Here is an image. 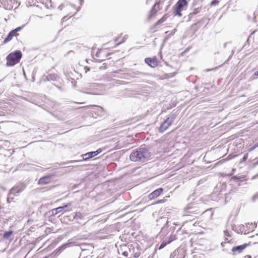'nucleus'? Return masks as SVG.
Returning <instances> with one entry per match:
<instances>
[{"instance_id": "nucleus-28", "label": "nucleus", "mask_w": 258, "mask_h": 258, "mask_svg": "<svg viewBox=\"0 0 258 258\" xmlns=\"http://www.w3.org/2000/svg\"><path fill=\"white\" fill-rule=\"evenodd\" d=\"M224 234L225 236H226V237H230L231 236L230 234H229V232L227 230L224 231Z\"/></svg>"}, {"instance_id": "nucleus-46", "label": "nucleus", "mask_w": 258, "mask_h": 258, "mask_svg": "<svg viewBox=\"0 0 258 258\" xmlns=\"http://www.w3.org/2000/svg\"><path fill=\"white\" fill-rule=\"evenodd\" d=\"M233 52H232V54L230 56V57H231V56L233 55Z\"/></svg>"}, {"instance_id": "nucleus-41", "label": "nucleus", "mask_w": 258, "mask_h": 258, "mask_svg": "<svg viewBox=\"0 0 258 258\" xmlns=\"http://www.w3.org/2000/svg\"><path fill=\"white\" fill-rule=\"evenodd\" d=\"M118 39H119V38H118H118H115V40H114L115 42H117V41L118 40Z\"/></svg>"}, {"instance_id": "nucleus-14", "label": "nucleus", "mask_w": 258, "mask_h": 258, "mask_svg": "<svg viewBox=\"0 0 258 258\" xmlns=\"http://www.w3.org/2000/svg\"><path fill=\"white\" fill-rule=\"evenodd\" d=\"M187 5L186 0H179L175 6L174 8L182 10L183 8Z\"/></svg>"}, {"instance_id": "nucleus-2", "label": "nucleus", "mask_w": 258, "mask_h": 258, "mask_svg": "<svg viewBox=\"0 0 258 258\" xmlns=\"http://www.w3.org/2000/svg\"><path fill=\"white\" fill-rule=\"evenodd\" d=\"M22 52L20 50L10 53L7 57V66L11 67L18 63L21 57Z\"/></svg>"}, {"instance_id": "nucleus-7", "label": "nucleus", "mask_w": 258, "mask_h": 258, "mask_svg": "<svg viewBox=\"0 0 258 258\" xmlns=\"http://www.w3.org/2000/svg\"><path fill=\"white\" fill-rule=\"evenodd\" d=\"M25 188V185L24 184H19L18 186L12 188L10 191V194L17 196L20 192L22 191Z\"/></svg>"}, {"instance_id": "nucleus-12", "label": "nucleus", "mask_w": 258, "mask_h": 258, "mask_svg": "<svg viewBox=\"0 0 258 258\" xmlns=\"http://www.w3.org/2000/svg\"><path fill=\"white\" fill-rule=\"evenodd\" d=\"M145 61L152 68H155L158 65V60L156 58H151L148 57L145 59Z\"/></svg>"}, {"instance_id": "nucleus-6", "label": "nucleus", "mask_w": 258, "mask_h": 258, "mask_svg": "<svg viewBox=\"0 0 258 258\" xmlns=\"http://www.w3.org/2000/svg\"><path fill=\"white\" fill-rule=\"evenodd\" d=\"M177 238L176 237V235L172 233V234L170 235V237H166L165 238L160 244V246L158 247L159 249H161L164 248L167 244L170 243L174 240L177 239Z\"/></svg>"}, {"instance_id": "nucleus-36", "label": "nucleus", "mask_w": 258, "mask_h": 258, "mask_svg": "<svg viewBox=\"0 0 258 258\" xmlns=\"http://www.w3.org/2000/svg\"><path fill=\"white\" fill-rule=\"evenodd\" d=\"M68 7L69 8H71V9H75V8L74 6H72V5L68 6Z\"/></svg>"}, {"instance_id": "nucleus-45", "label": "nucleus", "mask_w": 258, "mask_h": 258, "mask_svg": "<svg viewBox=\"0 0 258 258\" xmlns=\"http://www.w3.org/2000/svg\"><path fill=\"white\" fill-rule=\"evenodd\" d=\"M255 75H258V71L255 73Z\"/></svg>"}, {"instance_id": "nucleus-25", "label": "nucleus", "mask_w": 258, "mask_h": 258, "mask_svg": "<svg viewBox=\"0 0 258 258\" xmlns=\"http://www.w3.org/2000/svg\"><path fill=\"white\" fill-rule=\"evenodd\" d=\"M22 27H17V28H16L15 29L13 30V31H14V32H15V33H16V34H18V33H17V32H18V31H21V30H22Z\"/></svg>"}, {"instance_id": "nucleus-39", "label": "nucleus", "mask_w": 258, "mask_h": 258, "mask_svg": "<svg viewBox=\"0 0 258 258\" xmlns=\"http://www.w3.org/2000/svg\"><path fill=\"white\" fill-rule=\"evenodd\" d=\"M79 1H80V5H82L83 3V2H84V1L83 0H79Z\"/></svg>"}, {"instance_id": "nucleus-10", "label": "nucleus", "mask_w": 258, "mask_h": 258, "mask_svg": "<svg viewBox=\"0 0 258 258\" xmlns=\"http://www.w3.org/2000/svg\"><path fill=\"white\" fill-rule=\"evenodd\" d=\"M183 256L184 251L180 248L175 250L170 255V258H183Z\"/></svg>"}, {"instance_id": "nucleus-16", "label": "nucleus", "mask_w": 258, "mask_h": 258, "mask_svg": "<svg viewBox=\"0 0 258 258\" xmlns=\"http://www.w3.org/2000/svg\"><path fill=\"white\" fill-rule=\"evenodd\" d=\"M19 34H16L15 33V32H14V31L13 30H12L11 32H10V33L8 34L7 37L4 40V42L5 43H7L9 41H10L11 40H12L13 38L14 37V36H18Z\"/></svg>"}, {"instance_id": "nucleus-9", "label": "nucleus", "mask_w": 258, "mask_h": 258, "mask_svg": "<svg viewBox=\"0 0 258 258\" xmlns=\"http://www.w3.org/2000/svg\"><path fill=\"white\" fill-rule=\"evenodd\" d=\"M212 200L216 201L217 202H219L220 204L223 205L226 203V201L224 199L223 197V195L221 193L217 194H213L212 196Z\"/></svg>"}, {"instance_id": "nucleus-22", "label": "nucleus", "mask_w": 258, "mask_h": 258, "mask_svg": "<svg viewBox=\"0 0 258 258\" xmlns=\"http://www.w3.org/2000/svg\"><path fill=\"white\" fill-rule=\"evenodd\" d=\"M181 11L182 10H177L176 9L174 8V14L175 15H177L179 17H181L182 16V14L181 13Z\"/></svg>"}, {"instance_id": "nucleus-32", "label": "nucleus", "mask_w": 258, "mask_h": 258, "mask_svg": "<svg viewBox=\"0 0 258 258\" xmlns=\"http://www.w3.org/2000/svg\"><path fill=\"white\" fill-rule=\"evenodd\" d=\"M122 255L125 257H127L128 256V252L127 251H124L122 252Z\"/></svg>"}, {"instance_id": "nucleus-17", "label": "nucleus", "mask_w": 258, "mask_h": 258, "mask_svg": "<svg viewBox=\"0 0 258 258\" xmlns=\"http://www.w3.org/2000/svg\"><path fill=\"white\" fill-rule=\"evenodd\" d=\"M96 156L95 152H88L86 154L82 155V157H83V159L84 160H87L92 157Z\"/></svg>"}, {"instance_id": "nucleus-26", "label": "nucleus", "mask_w": 258, "mask_h": 258, "mask_svg": "<svg viewBox=\"0 0 258 258\" xmlns=\"http://www.w3.org/2000/svg\"><path fill=\"white\" fill-rule=\"evenodd\" d=\"M219 3V1L218 0H214L211 2V5L214 6L218 4Z\"/></svg>"}, {"instance_id": "nucleus-3", "label": "nucleus", "mask_w": 258, "mask_h": 258, "mask_svg": "<svg viewBox=\"0 0 258 258\" xmlns=\"http://www.w3.org/2000/svg\"><path fill=\"white\" fill-rule=\"evenodd\" d=\"M176 118L174 113L171 114L162 123L159 128L160 133L164 132L172 123Z\"/></svg>"}, {"instance_id": "nucleus-13", "label": "nucleus", "mask_w": 258, "mask_h": 258, "mask_svg": "<svg viewBox=\"0 0 258 258\" xmlns=\"http://www.w3.org/2000/svg\"><path fill=\"white\" fill-rule=\"evenodd\" d=\"M163 191L162 188H159L155 190L152 193L149 195V199L150 200L154 199L160 196L161 192Z\"/></svg>"}, {"instance_id": "nucleus-11", "label": "nucleus", "mask_w": 258, "mask_h": 258, "mask_svg": "<svg viewBox=\"0 0 258 258\" xmlns=\"http://www.w3.org/2000/svg\"><path fill=\"white\" fill-rule=\"evenodd\" d=\"M248 244L246 243H244L243 244L234 246L233 247L231 250L233 253V254H236L237 253H240L242 252V251L247 246Z\"/></svg>"}, {"instance_id": "nucleus-23", "label": "nucleus", "mask_w": 258, "mask_h": 258, "mask_svg": "<svg viewBox=\"0 0 258 258\" xmlns=\"http://www.w3.org/2000/svg\"><path fill=\"white\" fill-rule=\"evenodd\" d=\"M258 147V143L255 144L253 147L248 149L247 151L250 152L254 150L256 148Z\"/></svg>"}, {"instance_id": "nucleus-43", "label": "nucleus", "mask_w": 258, "mask_h": 258, "mask_svg": "<svg viewBox=\"0 0 258 258\" xmlns=\"http://www.w3.org/2000/svg\"><path fill=\"white\" fill-rule=\"evenodd\" d=\"M66 17H64L62 19V21H65V20H66Z\"/></svg>"}, {"instance_id": "nucleus-29", "label": "nucleus", "mask_w": 258, "mask_h": 258, "mask_svg": "<svg viewBox=\"0 0 258 258\" xmlns=\"http://www.w3.org/2000/svg\"><path fill=\"white\" fill-rule=\"evenodd\" d=\"M99 70H105L106 69V66L105 63H103L101 66L99 67Z\"/></svg>"}, {"instance_id": "nucleus-18", "label": "nucleus", "mask_w": 258, "mask_h": 258, "mask_svg": "<svg viewBox=\"0 0 258 258\" xmlns=\"http://www.w3.org/2000/svg\"><path fill=\"white\" fill-rule=\"evenodd\" d=\"M158 10H159V5L158 4L156 3L154 5L150 11V16L154 15Z\"/></svg>"}, {"instance_id": "nucleus-34", "label": "nucleus", "mask_w": 258, "mask_h": 258, "mask_svg": "<svg viewBox=\"0 0 258 258\" xmlns=\"http://www.w3.org/2000/svg\"><path fill=\"white\" fill-rule=\"evenodd\" d=\"M84 70H85V73H87V72L90 71V68L87 67H85L84 68Z\"/></svg>"}, {"instance_id": "nucleus-33", "label": "nucleus", "mask_w": 258, "mask_h": 258, "mask_svg": "<svg viewBox=\"0 0 258 258\" xmlns=\"http://www.w3.org/2000/svg\"><path fill=\"white\" fill-rule=\"evenodd\" d=\"M102 151L101 149H98L97 151H94L95 152V155H97L98 154H99L100 153H101Z\"/></svg>"}, {"instance_id": "nucleus-27", "label": "nucleus", "mask_w": 258, "mask_h": 258, "mask_svg": "<svg viewBox=\"0 0 258 258\" xmlns=\"http://www.w3.org/2000/svg\"><path fill=\"white\" fill-rule=\"evenodd\" d=\"M127 38V35H125V36H124V37H123V38L121 42H119L118 43H117V44H116V45H118L119 44H121V43H122L124 42Z\"/></svg>"}, {"instance_id": "nucleus-19", "label": "nucleus", "mask_w": 258, "mask_h": 258, "mask_svg": "<svg viewBox=\"0 0 258 258\" xmlns=\"http://www.w3.org/2000/svg\"><path fill=\"white\" fill-rule=\"evenodd\" d=\"M13 233V232L12 230L6 231L3 235V237L5 239H9L10 237L12 236Z\"/></svg>"}, {"instance_id": "nucleus-31", "label": "nucleus", "mask_w": 258, "mask_h": 258, "mask_svg": "<svg viewBox=\"0 0 258 258\" xmlns=\"http://www.w3.org/2000/svg\"><path fill=\"white\" fill-rule=\"evenodd\" d=\"M227 240V238H226L225 239V241L224 242H222L221 243V246L222 247H224V244H226V243H229V241H226Z\"/></svg>"}, {"instance_id": "nucleus-8", "label": "nucleus", "mask_w": 258, "mask_h": 258, "mask_svg": "<svg viewBox=\"0 0 258 258\" xmlns=\"http://www.w3.org/2000/svg\"><path fill=\"white\" fill-rule=\"evenodd\" d=\"M85 214L84 213H81L80 212H76L75 215L74 216V219L77 220H81L80 222L78 221V222L82 225H85L87 222L85 221L84 217Z\"/></svg>"}, {"instance_id": "nucleus-37", "label": "nucleus", "mask_w": 258, "mask_h": 258, "mask_svg": "<svg viewBox=\"0 0 258 258\" xmlns=\"http://www.w3.org/2000/svg\"><path fill=\"white\" fill-rule=\"evenodd\" d=\"M217 69V68H215V69H211V70L207 69V70H206V71H207V72H209V71H212V70H215V69Z\"/></svg>"}, {"instance_id": "nucleus-35", "label": "nucleus", "mask_w": 258, "mask_h": 258, "mask_svg": "<svg viewBox=\"0 0 258 258\" xmlns=\"http://www.w3.org/2000/svg\"><path fill=\"white\" fill-rule=\"evenodd\" d=\"M258 198V197L257 196H254L253 197H252V200L253 201H254L256 199Z\"/></svg>"}, {"instance_id": "nucleus-40", "label": "nucleus", "mask_w": 258, "mask_h": 258, "mask_svg": "<svg viewBox=\"0 0 258 258\" xmlns=\"http://www.w3.org/2000/svg\"><path fill=\"white\" fill-rule=\"evenodd\" d=\"M78 161H76V160H74V161H71L70 162L71 163H74V162H78Z\"/></svg>"}, {"instance_id": "nucleus-42", "label": "nucleus", "mask_w": 258, "mask_h": 258, "mask_svg": "<svg viewBox=\"0 0 258 258\" xmlns=\"http://www.w3.org/2000/svg\"><path fill=\"white\" fill-rule=\"evenodd\" d=\"M7 201L8 203H10V198H8Z\"/></svg>"}, {"instance_id": "nucleus-24", "label": "nucleus", "mask_w": 258, "mask_h": 258, "mask_svg": "<svg viewBox=\"0 0 258 258\" xmlns=\"http://www.w3.org/2000/svg\"><path fill=\"white\" fill-rule=\"evenodd\" d=\"M97 112L98 113V114L100 115H102L103 109L101 107H97Z\"/></svg>"}, {"instance_id": "nucleus-5", "label": "nucleus", "mask_w": 258, "mask_h": 258, "mask_svg": "<svg viewBox=\"0 0 258 258\" xmlns=\"http://www.w3.org/2000/svg\"><path fill=\"white\" fill-rule=\"evenodd\" d=\"M70 205H71V204H68L65 205L63 206L59 207L53 209L49 211L48 212H47L46 215L48 216H54L58 213L62 212L65 208L70 207Z\"/></svg>"}, {"instance_id": "nucleus-21", "label": "nucleus", "mask_w": 258, "mask_h": 258, "mask_svg": "<svg viewBox=\"0 0 258 258\" xmlns=\"http://www.w3.org/2000/svg\"><path fill=\"white\" fill-rule=\"evenodd\" d=\"M201 9L198 8L195 9L192 13H190L189 15V16L192 17L193 15L198 14L200 11Z\"/></svg>"}, {"instance_id": "nucleus-1", "label": "nucleus", "mask_w": 258, "mask_h": 258, "mask_svg": "<svg viewBox=\"0 0 258 258\" xmlns=\"http://www.w3.org/2000/svg\"><path fill=\"white\" fill-rule=\"evenodd\" d=\"M151 153L146 148H140L133 150L131 153L130 158L134 162H145L150 159Z\"/></svg>"}, {"instance_id": "nucleus-50", "label": "nucleus", "mask_w": 258, "mask_h": 258, "mask_svg": "<svg viewBox=\"0 0 258 258\" xmlns=\"http://www.w3.org/2000/svg\"><path fill=\"white\" fill-rule=\"evenodd\" d=\"M256 163L258 164V161H257Z\"/></svg>"}, {"instance_id": "nucleus-20", "label": "nucleus", "mask_w": 258, "mask_h": 258, "mask_svg": "<svg viewBox=\"0 0 258 258\" xmlns=\"http://www.w3.org/2000/svg\"><path fill=\"white\" fill-rule=\"evenodd\" d=\"M47 81H54L56 79V76L54 75H49L46 77Z\"/></svg>"}, {"instance_id": "nucleus-30", "label": "nucleus", "mask_w": 258, "mask_h": 258, "mask_svg": "<svg viewBox=\"0 0 258 258\" xmlns=\"http://www.w3.org/2000/svg\"><path fill=\"white\" fill-rule=\"evenodd\" d=\"M248 156V154H245L242 158V161H245L247 159Z\"/></svg>"}, {"instance_id": "nucleus-44", "label": "nucleus", "mask_w": 258, "mask_h": 258, "mask_svg": "<svg viewBox=\"0 0 258 258\" xmlns=\"http://www.w3.org/2000/svg\"><path fill=\"white\" fill-rule=\"evenodd\" d=\"M66 17H64L62 19V21H65V20H66Z\"/></svg>"}, {"instance_id": "nucleus-48", "label": "nucleus", "mask_w": 258, "mask_h": 258, "mask_svg": "<svg viewBox=\"0 0 258 258\" xmlns=\"http://www.w3.org/2000/svg\"><path fill=\"white\" fill-rule=\"evenodd\" d=\"M175 31H176V30L174 29L173 32H175Z\"/></svg>"}, {"instance_id": "nucleus-4", "label": "nucleus", "mask_w": 258, "mask_h": 258, "mask_svg": "<svg viewBox=\"0 0 258 258\" xmlns=\"http://www.w3.org/2000/svg\"><path fill=\"white\" fill-rule=\"evenodd\" d=\"M194 203H190L187 205L183 210V216H189L191 214H197L196 213L198 210L197 209V206Z\"/></svg>"}, {"instance_id": "nucleus-49", "label": "nucleus", "mask_w": 258, "mask_h": 258, "mask_svg": "<svg viewBox=\"0 0 258 258\" xmlns=\"http://www.w3.org/2000/svg\"><path fill=\"white\" fill-rule=\"evenodd\" d=\"M175 31H176V30L174 29L173 32H175Z\"/></svg>"}, {"instance_id": "nucleus-38", "label": "nucleus", "mask_w": 258, "mask_h": 258, "mask_svg": "<svg viewBox=\"0 0 258 258\" xmlns=\"http://www.w3.org/2000/svg\"><path fill=\"white\" fill-rule=\"evenodd\" d=\"M162 22V21L161 20H160L157 22V24H160Z\"/></svg>"}, {"instance_id": "nucleus-47", "label": "nucleus", "mask_w": 258, "mask_h": 258, "mask_svg": "<svg viewBox=\"0 0 258 258\" xmlns=\"http://www.w3.org/2000/svg\"><path fill=\"white\" fill-rule=\"evenodd\" d=\"M180 228H178V230L177 231V232L179 230H180Z\"/></svg>"}, {"instance_id": "nucleus-15", "label": "nucleus", "mask_w": 258, "mask_h": 258, "mask_svg": "<svg viewBox=\"0 0 258 258\" xmlns=\"http://www.w3.org/2000/svg\"><path fill=\"white\" fill-rule=\"evenodd\" d=\"M51 178L50 176H45L40 178L38 181V183L40 185H45L50 182Z\"/></svg>"}]
</instances>
